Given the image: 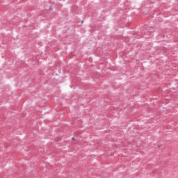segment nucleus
<instances>
[{
  "label": "nucleus",
  "instance_id": "obj_1",
  "mask_svg": "<svg viewBox=\"0 0 178 178\" xmlns=\"http://www.w3.org/2000/svg\"><path fill=\"white\" fill-rule=\"evenodd\" d=\"M72 140H74V138H72Z\"/></svg>",
  "mask_w": 178,
  "mask_h": 178
}]
</instances>
